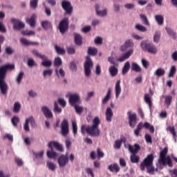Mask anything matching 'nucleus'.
Wrapping results in <instances>:
<instances>
[{
  "label": "nucleus",
  "instance_id": "obj_1",
  "mask_svg": "<svg viewBox=\"0 0 177 177\" xmlns=\"http://www.w3.org/2000/svg\"><path fill=\"white\" fill-rule=\"evenodd\" d=\"M15 68V64H7L0 66V91L2 95H6L8 93V84L5 81L6 78V74H8V70H13Z\"/></svg>",
  "mask_w": 177,
  "mask_h": 177
},
{
  "label": "nucleus",
  "instance_id": "obj_2",
  "mask_svg": "<svg viewBox=\"0 0 177 177\" xmlns=\"http://www.w3.org/2000/svg\"><path fill=\"white\" fill-rule=\"evenodd\" d=\"M100 124V119L99 117H95L93 120V125L88 126L86 129V132L91 135V136H99L100 135V130H99V125Z\"/></svg>",
  "mask_w": 177,
  "mask_h": 177
},
{
  "label": "nucleus",
  "instance_id": "obj_3",
  "mask_svg": "<svg viewBox=\"0 0 177 177\" xmlns=\"http://www.w3.org/2000/svg\"><path fill=\"white\" fill-rule=\"evenodd\" d=\"M167 154H168V148L165 147L160 153V158L158 160V164L160 165H168L169 168H172L174 167L172 159H171L170 156H167Z\"/></svg>",
  "mask_w": 177,
  "mask_h": 177
},
{
  "label": "nucleus",
  "instance_id": "obj_4",
  "mask_svg": "<svg viewBox=\"0 0 177 177\" xmlns=\"http://www.w3.org/2000/svg\"><path fill=\"white\" fill-rule=\"evenodd\" d=\"M129 151L131 153L130 156V160L132 164H138L140 158L139 156H137L138 153H139V150H140V145L139 144H134L133 146L129 145Z\"/></svg>",
  "mask_w": 177,
  "mask_h": 177
},
{
  "label": "nucleus",
  "instance_id": "obj_5",
  "mask_svg": "<svg viewBox=\"0 0 177 177\" xmlns=\"http://www.w3.org/2000/svg\"><path fill=\"white\" fill-rule=\"evenodd\" d=\"M140 46L142 50H147L148 53H151L152 55H156L158 52L157 47L153 43H146V41H142Z\"/></svg>",
  "mask_w": 177,
  "mask_h": 177
},
{
  "label": "nucleus",
  "instance_id": "obj_6",
  "mask_svg": "<svg viewBox=\"0 0 177 177\" xmlns=\"http://www.w3.org/2000/svg\"><path fill=\"white\" fill-rule=\"evenodd\" d=\"M84 74L86 77H89L91 75V68L93 67V62H92V59H91V56L86 57V61L84 62Z\"/></svg>",
  "mask_w": 177,
  "mask_h": 177
},
{
  "label": "nucleus",
  "instance_id": "obj_7",
  "mask_svg": "<svg viewBox=\"0 0 177 177\" xmlns=\"http://www.w3.org/2000/svg\"><path fill=\"white\" fill-rule=\"evenodd\" d=\"M127 117L129 118V125L131 128H135L136 124L138 123V115L136 113H132V111H129L127 112Z\"/></svg>",
  "mask_w": 177,
  "mask_h": 177
},
{
  "label": "nucleus",
  "instance_id": "obj_8",
  "mask_svg": "<svg viewBox=\"0 0 177 177\" xmlns=\"http://www.w3.org/2000/svg\"><path fill=\"white\" fill-rule=\"evenodd\" d=\"M58 29L62 35L68 31V18H64L59 21Z\"/></svg>",
  "mask_w": 177,
  "mask_h": 177
},
{
  "label": "nucleus",
  "instance_id": "obj_9",
  "mask_svg": "<svg viewBox=\"0 0 177 177\" xmlns=\"http://www.w3.org/2000/svg\"><path fill=\"white\" fill-rule=\"evenodd\" d=\"M153 161H154V155H153V153H151L148 155L141 162L140 166L141 171H145V169H146V166L152 165Z\"/></svg>",
  "mask_w": 177,
  "mask_h": 177
},
{
  "label": "nucleus",
  "instance_id": "obj_10",
  "mask_svg": "<svg viewBox=\"0 0 177 177\" xmlns=\"http://www.w3.org/2000/svg\"><path fill=\"white\" fill-rule=\"evenodd\" d=\"M62 8L64 9L65 12V15H68L71 16L73 13V6L71 5V2L67 1V0H62Z\"/></svg>",
  "mask_w": 177,
  "mask_h": 177
},
{
  "label": "nucleus",
  "instance_id": "obj_11",
  "mask_svg": "<svg viewBox=\"0 0 177 177\" xmlns=\"http://www.w3.org/2000/svg\"><path fill=\"white\" fill-rule=\"evenodd\" d=\"M70 132L68 129V121L67 119H64L61 123V133L62 136H67Z\"/></svg>",
  "mask_w": 177,
  "mask_h": 177
},
{
  "label": "nucleus",
  "instance_id": "obj_12",
  "mask_svg": "<svg viewBox=\"0 0 177 177\" xmlns=\"http://www.w3.org/2000/svg\"><path fill=\"white\" fill-rule=\"evenodd\" d=\"M12 24H13V28L14 30H21V28H24L26 27V24L21 22L20 19H17L15 18H12L10 19Z\"/></svg>",
  "mask_w": 177,
  "mask_h": 177
},
{
  "label": "nucleus",
  "instance_id": "obj_13",
  "mask_svg": "<svg viewBox=\"0 0 177 177\" xmlns=\"http://www.w3.org/2000/svg\"><path fill=\"white\" fill-rule=\"evenodd\" d=\"M57 162L59 168H64L68 164V156L64 154L61 155L57 159Z\"/></svg>",
  "mask_w": 177,
  "mask_h": 177
},
{
  "label": "nucleus",
  "instance_id": "obj_14",
  "mask_svg": "<svg viewBox=\"0 0 177 177\" xmlns=\"http://www.w3.org/2000/svg\"><path fill=\"white\" fill-rule=\"evenodd\" d=\"M133 54V49H130L128 50V52L124 53L121 55V56L117 59V62H120V63H122V62H125L127 59H129L131 56Z\"/></svg>",
  "mask_w": 177,
  "mask_h": 177
},
{
  "label": "nucleus",
  "instance_id": "obj_15",
  "mask_svg": "<svg viewBox=\"0 0 177 177\" xmlns=\"http://www.w3.org/2000/svg\"><path fill=\"white\" fill-rule=\"evenodd\" d=\"M69 103L72 107L77 105V103H80V95L77 93L71 94L69 95Z\"/></svg>",
  "mask_w": 177,
  "mask_h": 177
},
{
  "label": "nucleus",
  "instance_id": "obj_16",
  "mask_svg": "<svg viewBox=\"0 0 177 177\" xmlns=\"http://www.w3.org/2000/svg\"><path fill=\"white\" fill-rule=\"evenodd\" d=\"M49 149H50V150H52L53 149V147H55V149L56 150H57V151H61L63 152L64 149H63V146L62 145H60L59 142H56V141H51L48 143V145Z\"/></svg>",
  "mask_w": 177,
  "mask_h": 177
},
{
  "label": "nucleus",
  "instance_id": "obj_17",
  "mask_svg": "<svg viewBox=\"0 0 177 177\" xmlns=\"http://www.w3.org/2000/svg\"><path fill=\"white\" fill-rule=\"evenodd\" d=\"M41 111L44 115V117H46V118H53V113L48 106H43L41 107Z\"/></svg>",
  "mask_w": 177,
  "mask_h": 177
},
{
  "label": "nucleus",
  "instance_id": "obj_18",
  "mask_svg": "<svg viewBox=\"0 0 177 177\" xmlns=\"http://www.w3.org/2000/svg\"><path fill=\"white\" fill-rule=\"evenodd\" d=\"M127 142V138L124 136H121L120 140H117L114 142L113 147L116 150H120L121 149V146H122V143H125Z\"/></svg>",
  "mask_w": 177,
  "mask_h": 177
},
{
  "label": "nucleus",
  "instance_id": "obj_19",
  "mask_svg": "<svg viewBox=\"0 0 177 177\" xmlns=\"http://www.w3.org/2000/svg\"><path fill=\"white\" fill-rule=\"evenodd\" d=\"M133 41L131 39H127L124 42V44L121 46L120 50L121 52H125L128 49V48H133Z\"/></svg>",
  "mask_w": 177,
  "mask_h": 177
},
{
  "label": "nucleus",
  "instance_id": "obj_20",
  "mask_svg": "<svg viewBox=\"0 0 177 177\" xmlns=\"http://www.w3.org/2000/svg\"><path fill=\"white\" fill-rule=\"evenodd\" d=\"M20 42L22 44V45H24L25 46H30V45H39V43L37 41H30L28 39L26 38H21Z\"/></svg>",
  "mask_w": 177,
  "mask_h": 177
},
{
  "label": "nucleus",
  "instance_id": "obj_21",
  "mask_svg": "<svg viewBox=\"0 0 177 177\" xmlns=\"http://www.w3.org/2000/svg\"><path fill=\"white\" fill-rule=\"evenodd\" d=\"M105 115H106V120L108 122H111V118H113V110H111V108L108 107L106 108V112H105Z\"/></svg>",
  "mask_w": 177,
  "mask_h": 177
},
{
  "label": "nucleus",
  "instance_id": "obj_22",
  "mask_svg": "<svg viewBox=\"0 0 177 177\" xmlns=\"http://www.w3.org/2000/svg\"><path fill=\"white\" fill-rule=\"evenodd\" d=\"M121 80H118L115 84V97L118 99L120 95L121 94Z\"/></svg>",
  "mask_w": 177,
  "mask_h": 177
},
{
  "label": "nucleus",
  "instance_id": "obj_23",
  "mask_svg": "<svg viewBox=\"0 0 177 177\" xmlns=\"http://www.w3.org/2000/svg\"><path fill=\"white\" fill-rule=\"evenodd\" d=\"M73 37H74L75 43L76 44V45H79V46L82 45V36H81V35L77 32H74Z\"/></svg>",
  "mask_w": 177,
  "mask_h": 177
},
{
  "label": "nucleus",
  "instance_id": "obj_24",
  "mask_svg": "<svg viewBox=\"0 0 177 177\" xmlns=\"http://www.w3.org/2000/svg\"><path fill=\"white\" fill-rule=\"evenodd\" d=\"M35 19H37V16L32 15L30 18L26 19V23L29 24L30 27H35Z\"/></svg>",
  "mask_w": 177,
  "mask_h": 177
},
{
  "label": "nucleus",
  "instance_id": "obj_25",
  "mask_svg": "<svg viewBox=\"0 0 177 177\" xmlns=\"http://www.w3.org/2000/svg\"><path fill=\"white\" fill-rule=\"evenodd\" d=\"M108 169L111 172H120V166H118V164L114 163L113 165H110L108 167Z\"/></svg>",
  "mask_w": 177,
  "mask_h": 177
},
{
  "label": "nucleus",
  "instance_id": "obj_26",
  "mask_svg": "<svg viewBox=\"0 0 177 177\" xmlns=\"http://www.w3.org/2000/svg\"><path fill=\"white\" fill-rule=\"evenodd\" d=\"M129 68H131V64L129 61H127L124 63V65L122 69V75H125L128 71H129Z\"/></svg>",
  "mask_w": 177,
  "mask_h": 177
},
{
  "label": "nucleus",
  "instance_id": "obj_27",
  "mask_svg": "<svg viewBox=\"0 0 177 177\" xmlns=\"http://www.w3.org/2000/svg\"><path fill=\"white\" fill-rule=\"evenodd\" d=\"M110 97H111V88L108 89L106 96L103 98L102 101V104H106V103H107V102L110 100Z\"/></svg>",
  "mask_w": 177,
  "mask_h": 177
},
{
  "label": "nucleus",
  "instance_id": "obj_28",
  "mask_svg": "<svg viewBox=\"0 0 177 177\" xmlns=\"http://www.w3.org/2000/svg\"><path fill=\"white\" fill-rule=\"evenodd\" d=\"M47 157L48 158H53V160H56L57 158V153L53 151V149H50V151H47Z\"/></svg>",
  "mask_w": 177,
  "mask_h": 177
},
{
  "label": "nucleus",
  "instance_id": "obj_29",
  "mask_svg": "<svg viewBox=\"0 0 177 177\" xmlns=\"http://www.w3.org/2000/svg\"><path fill=\"white\" fill-rule=\"evenodd\" d=\"M109 73L111 77H115V75L118 74V68H117V67L115 66H111L109 67Z\"/></svg>",
  "mask_w": 177,
  "mask_h": 177
},
{
  "label": "nucleus",
  "instance_id": "obj_30",
  "mask_svg": "<svg viewBox=\"0 0 177 177\" xmlns=\"http://www.w3.org/2000/svg\"><path fill=\"white\" fill-rule=\"evenodd\" d=\"M155 19L158 26H162V24H164V16L161 15H155Z\"/></svg>",
  "mask_w": 177,
  "mask_h": 177
},
{
  "label": "nucleus",
  "instance_id": "obj_31",
  "mask_svg": "<svg viewBox=\"0 0 177 177\" xmlns=\"http://www.w3.org/2000/svg\"><path fill=\"white\" fill-rule=\"evenodd\" d=\"M41 27L44 30H48V28H52V23L49 21H43L41 22Z\"/></svg>",
  "mask_w": 177,
  "mask_h": 177
},
{
  "label": "nucleus",
  "instance_id": "obj_32",
  "mask_svg": "<svg viewBox=\"0 0 177 177\" xmlns=\"http://www.w3.org/2000/svg\"><path fill=\"white\" fill-rule=\"evenodd\" d=\"M11 122L15 128H17V124L20 122V118L19 116H13L11 119Z\"/></svg>",
  "mask_w": 177,
  "mask_h": 177
},
{
  "label": "nucleus",
  "instance_id": "obj_33",
  "mask_svg": "<svg viewBox=\"0 0 177 177\" xmlns=\"http://www.w3.org/2000/svg\"><path fill=\"white\" fill-rule=\"evenodd\" d=\"M131 70L136 73H140V71H142V68H140L136 62H133L131 64Z\"/></svg>",
  "mask_w": 177,
  "mask_h": 177
},
{
  "label": "nucleus",
  "instance_id": "obj_34",
  "mask_svg": "<svg viewBox=\"0 0 177 177\" xmlns=\"http://www.w3.org/2000/svg\"><path fill=\"white\" fill-rule=\"evenodd\" d=\"M165 30H166L167 32L169 34V35H170V37H172L173 39H176V32H175L174 31V30H172V28L166 27Z\"/></svg>",
  "mask_w": 177,
  "mask_h": 177
},
{
  "label": "nucleus",
  "instance_id": "obj_35",
  "mask_svg": "<svg viewBox=\"0 0 177 177\" xmlns=\"http://www.w3.org/2000/svg\"><path fill=\"white\" fill-rule=\"evenodd\" d=\"M165 75V70L162 69V68H158L154 73V75H156V77H162V75Z\"/></svg>",
  "mask_w": 177,
  "mask_h": 177
},
{
  "label": "nucleus",
  "instance_id": "obj_36",
  "mask_svg": "<svg viewBox=\"0 0 177 177\" xmlns=\"http://www.w3.org/2000/svg\"><path fill=\"white\" fill-rule=\"evenodd\" d=\"M140 17L145 26H150V22H149V19H147V16H146V15L141 14L140 15Z\"/></svg>",
  "mask_w": 177,
  "mask_h": 177
},
{
  "label": "nucleus",
  "instance_id": "obj_37",
  "mask_svg": "<svg viewBox=\"0 0 177 177\" xmlns=\"http://www.w3.org/2000/svg\"><path fill=\"white\" fill-rule=\"evenodd\" d=\"M88 53L91 56H96L97 55V48H92V47H88Z\"/></svg>",
  "mask_w": 177,
  "mask_h": 177
},
{
  "label": "nucleus",
  "instance_id": "obj_38",
  "mask_svg": "<svg viewBox=\"0 0 177 177\" xmlns=\"http://www.w3.org/2000/svg\"><path fill=\"white\" fill-rule=\"evenodd\" d=\"M145 128V129H149L151 133H154V127L153 125H150V123L146 122L144 124H142V128Z\"/></svg>",
  "mask_w": 177,
  "mask_h": 177
},
{
  "label": "nucleus",
  "instance_id": "obj_39",
  "mask_svg": "<svg viewBox=\"0 0 177 177\" xmlns=\"http://www.w3.org/2000/svg\"><path fill=\"white\" fill-rule=\"evenodd\" d=\"M55 49L58 55H64L66 53V50L57 45H55Z\"/></svg>",
  "mask_w": 177,
  "mask_h": 177
},
{
  "label": "nucleus",
  "instance_id": "obj_40",
  "mask_svg": "<svg viewBox=\"0 0 177 177\" xmlns=\"http://www.w3.org/2000/svg\"><path fill=\"white\" fill-rule=\"evenodd\" d=\"M171 103H172V96L166 95L165 97V104L167 106V107H169Z\"/></svg>",
  "mask_w": 177,
  "mask_h": 177
},
{
  "label": "nucleus",
  "instance_id": "obj_41",
  "mask_svg": "<svg viewBox=\"0 0 177 177\" xmlns=\"http://www.w3.org/2000/svg\"><path fill=\"white\" fill-rule=\"evenodd\" d=\"M144 99H145V103H147L149 105V106L151 108L153 104L151 102V98H150V95L145 94Z\"/></svg>",
  "mask_w": 177,
  "mask_h": 177
},
{
  "label": "nucleus",
  "instance_id": "obj_42",
  "mask_svg": "<svg viewBox=\"0 0 177 177\" xmlns=\"http://www.w3.org/2000/svg\"><path fill=\"white\" fill-rule=\"evenodd\" d=\"M167 131H169V132H170V133L171 134V135H173V138H174V139H176V138H177V134H176V131H175V127H169L168 128H167Z\"/></svg>",
  "mask_w": 177,
  "mask_h": 177
},
{
  "label": "nucleus",
  "instance_id": "obj_43",
  "mask_svg": "<svg viewBox=\"0 0 177 177\" xmlns=\"http://www.w3.org/2000/svg\"><path fill=\"white\" fill-rule=\"evenodd\" d=\"M20 109H21V104H20V102H15L14 104L13 112L19 113L20 111Z\"/></svg>",
  "mask_w": 177,
  "mask_h": 177
},
{
  "label": "nucleus",
  "instance_id": "obj_44",
  "mask_svg": "<svg viewBox=\"0 0 177 177\" xmlns=\"http://www.w3.org/2000/svg\"><path fill=\"white\" fill-rule=\"evenodd\" d=\"M143 128V123L140 122L138 126L136 129L134 131V135L136 136H139V133L140 132V130Z\"/></svg>",
  "mask_w": 177,
  "mask_h": 177
},
{
  "label": "nucleus",
  "instance_id": "obj_45",
  "mask_svg": "<svg viewBox=\"0 0 177 177\" xmlns=\"http://www.w3.org/2000/svg\"><path fill=\"white\" fill-rule=\"evenodd\" d=\"M145 168H147V174H151V175H153V173L154 172V171H156V169H154V166H153V164L145 166Z\"/></svg>",
  "mask_w": 177,
  "mask_h": 177
},
{
  "label": "nucleus",
  "instance_id": "obj_46",
  "mask_svg": "<svg viewBox=\"0 0 177 177\" xmlns=\"http://www.w3.org/2000/svg\"><path fill=\"white\" fill-rule=\"evenodd\" d=\"M62 64L63 62L62 61V58H60V57H57L55 59L54 66H55V67H59V66H62Z\"/></svg>",
  "mask_w": 177,
  "mask_h": 177
},
{
  "label": "nucleus",
  "instance_id": "obj_47",
  "mask_svg": "<svg viewBox=\"0 0 177 177\" xmlns=\"http://www.w3.org/2000/svg\"><path fill=\"white\" fill-rule=\"evenodd\" d=\"M75 112L77 114H82V112L84 111V106H80L79 105H74L73 106Z\"/></svg>",
  "mask_w": 177,
  "mask_h": 177
},
{
  "label": "nucleus",
  "instance_id": "obj_48",
  "mask_svg": "<svg viewBox=\"0 0 177 177\" xmlns=\"http://www.w3.org/2000/svg\"><path fill=\"white\" fill-rule=\"evenodd\" d=\"M21 34L30 37V35H35V32L34 30H23Z\"/></svg>",
  "mask_w": 177,
  "mask_h": 177
},
{
  "label": "nucleus",
  "instance_id": "obj_49",
  "mask_svg": "<svg viewBox=\"0 0 177 177\" xmlns=\"http://www.w3.org/2000/svg\"><path fill=\"white\" fill-rule=\"evenodd\" d=\"M30 6L32 9L35 10L36 8H38V0H30Z\"/></svg>",
  "mask_w": 177,
  "mask_h": 177
},
{
  "label": "nucleus",
  "instance_id": "obj_50",
  "mask_svg": "<svg viewBox=\"0 0 177 177\" xmlns=\"http://www.w3.org/2000/svg\"><path fill=\"white\" fill-rule=\"evenodd\" d=\"M72 129H73V135L74 136H75V135H77L78 132V127H77V122H72Z\"/></svg>",
  "mask_w": 177,
  "mask_h": 177
},
{
  "label": "nucleus",
  "instance_id": "obj_51",
  "mask_svg": "<svg viewBox=\"0 0 177 177\" xmlns=\"http://www.w3.org/2000/svg\"><path fill=\"white\" fill-rule=\"evenodd\" d=\"M26 120L28 121V123L30 124L31 127H37V124L35 123V120L34 119V117L30 116L29 118H26Z\"/></svg>",
  "mask_w": 177,
  "mask_h": 177
},
{
  "label": "nucleus",
  "instance_id": "obj_52",
  "mask_svg": "<svg viewBox=\"0 0 177 177\" xmlns=\"http://www.w3.org/2000/svg\"><path fill=\"white\" fill-rule=\"evenodd\" d=\"M52 74H53V71L52 69H47L43 71V77H46L47 75L50 77Z\"/></svg>",
  "mask_w": 177,
  "mask_h": 177
},
{
  "label": "nucleus",
  "instance_id": "obj_53",
  "mask_svg": "<svg viewBox=\"0 0 177 177\" xmlns=\"http://www.w3.org/2000/svg\"><path fill=\"white\" fill-rule=\"evenodd\" d=\"M136 30H138V31H141L142 32H145L147 31V28L140 24H137L136 26Z\"/></svg>",
  "mask_w": 177,
  "mask_h": 177
},
{
  "label": "nucleus",
  "instance_id": "obj_54",
  "mask_svg": "<svg viewBox=\"0 0 177 177\" xmlns=\"http://www.w3.org/2000/svg\"><path fill=\"white\" fill-rule=\"evenodd\" d=\"M41 64L43 67H52V61L48 59L47 61H43Z\"/></svg>",
  "mask_w": 177,
  "mask_h": 177
},
{
  "label": "nucleus",
  "instance_id": "obj_55",
  "mask_svg": "<svg viewBox=\"0 0 177 177\" xmlns=\"http://www.w3.org/2000/svg\"><path fill=\"white\" fill-rule=\"evenodd\" d=\"M160 38H161V35L159 32H155L153 41L156 42V44H158V42H160Z\"/></svg>",
  "mask_w": 177,
  "mask_h": 177
},
{
  "label": "nucleus",
  "instance_id": "obj_56",
  "mask_svg": "<svg viewBox=\"0 0 177 177\" xmlns=\"http://www.w3.org/2000/svg\"><path fill=\"white\" fill-rule=\"evenodd\" d=\"M175 73H176V67H175V66H172L169 73V78L174 77Z\"/></svg>",
  "mask_w": 177,
  "mask_h": 177
},
{
  "label": "nucleus",
  "instance_id": "obj_57",
  "mask_svg": "<svg viewBox=\"0 0 177 177\" xmlns=\"http://www.w3.org/2000/svg\"><path fill=\"white\" fill-rule=\"evenodd\" d=\"M97 156L98 160H100V158H103L104 157V153L102 151L100 148L97 149Z\"/></svg>",
  "mask_w": 177,
  "mask_h": 177
},
{
  "label": "nucleus",
  "instance_id": "obj_58",
  "mask_svg": "<svg viewBox=\"0 0 177 177\" xmlns=\"http://www.w3.org/2000/svg\"><path fill=\"white\" fill-rule=\"evenodd\" d=\"M24 76V72L21 71L18 76L17 77V84H20V82H21V80H23V77Z\"/></svg>",
  "mask_w": 177,
  "mask_h": 177
},
{
  "label": "nucleus",
  "instance_id": "obj_59",
  "mask_svg": "<svg viewBox=\"0 0 177 177\" xmlns=\"http://www.w3.org/2000/svg\"><path fill=\"white\" fill-rule=\"evenodd\" d=\"M47 167L50 171H55V169H56V166L52 162H47Z\"/></svg>",
  "mask_w": 177,
  "mask_h": 177
},
{
  "label": "nucleus",
  "instance_id": "obj_60",
  "mask_svg": "<svg viewBox=\"0 0 177 177\" xmlns=\"http://www.w3.org/2000/svg\"><path fill=\"white\" fill-rule=\"evenodd\" d=\"M69 67L72 71H77V65L75 62H71L69 64Z\"/></svg>",
  "mask_w": 177,
  "mask_h": 177
},
{
  "label": "nucleus",
  "instance_id": "obj_61",
  "mask_svg": "<svg viewBox=\"0 0 177 177\" xmlns=\"http://www.w3.org/2000/svg\"><path fill=\"white\" fill-rule=\"evenodd\" d=\"M54 105V113H62V109L59 107L57 102H55Z\"/></svg>",
  "mask_w": 177,
  "mask_h": 177
},
{
  "label": "nucleus",
  "instance_id": "obj_62",
  "mask_svg": "<svg viewBox=\"0 0 177 177\" xmlns=\"http://www.w3.org/2000/svg\"><path fill=\"white\" fill-rule=\"evenodd\" d=\"M66 50L68 55H74L75 53V48L74 47H68Z\"/></svg>",
  "mask_w": 177,
  "mask_h": 177
},
{
  "label": "nucleus",
  "instance_id": "obj_63",
  "mask_svg": "<svg viewBox=\"0 0 177 177\" xmlns=\"http://www.w3.org/2000/svg\"><path fill=\"white\" fill-rule=\"evenodd\" d=\"M5 50L7 55H13V52H15L12 47H6Z\"/></svg>",
  "mask_w": 177,
  "mask_h": 177
},
{
  "label": "nucleus",
  "instance_id": "obj_64",
  "mask_svg": "<svg viewBox=\"0 0 177 177\" xmlns=\"http://www.w3.org/2000/svg\"><path fill=\"white\" fill-rule=\"evenodd\" d=\"M3 139H8L10 142H13V136L9 133L6 134L3 136Z\"/></svg>",
  "mask_w": 177,
  "mask_h": 177
}]
</instances>
